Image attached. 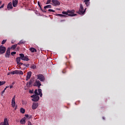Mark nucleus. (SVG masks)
Returning a JSON list of instances; mask_svg holds the SVG:
<instances>
[{"instance_id": "1", "label": "nucleus", "mask_w": 125, "mask_h": 125, "mask_svg": "<svg viewBox=\"0 0 125 125\" xmlns=\"http://www.w3.org/2000/svg\"><path fill=\"white\" fill-rule=\"evenodd\" d=\"M75 12V10H68L67 12L63 11L62 12V14H65V15H68V16H70L71 17H73V16H76V14H74Z\"/></svg>"}, {"instance_id": "2", "label": "nucleus", "mask_w": 125, "mask_h": 125, "mask_svg": "<svg viewBox=\"0 0 125 125\" xmlns=\"http://www.w3.org/2000/svg\"><path fill=\"white\" fill-rule=\"evenodd\" d=\"M86 11V8L84 9H83V4H80V8L79 9V10L78 12V13L80 14V15H83L84 13H85V11Z\"/></svg>"}, {"instance_id": "3", "label": "nucleus", "mask_w": 125, "mask_h": 125, "mask_svg": "<svg viewBox=\"0 0 125 125\" xmlns=\"http://www.w3.org/2000/svg\"><path fill=\"white\" fill-rule=\"evenodd\" d=\"M20 56L21 60H23V61H29L30 60L29 57L28 56H25L23 54H20Z\"/></svg>"}, {"instance_id": "4", "label": "nucleus", "mask_w": 125, "mask_h": 125, "mask_svg": "<svg viewBox=\"0 0 125 125\" xmlns=\"http://www.w3.org/2000/svg\"><path fill=\"white\" fill-rule=\"evenodd\" d=\"M6 51V47L3 46L2 45H0V54H3Z\"/></svg>"}, {"instance_id": "5", "label": "nucleus", "mask_w": 125, "mask_h": 125, "mask_svg": "<svg viewBox=\"0 0 125 125\" xmlns=\"http://www.w3.org/2000/svg\"><path fill=\"white\" fill-rule=\"evenodd\" d=\"M32 99V101L34 102H37L38 100H40V97L39 96H37L36 95H33L31 96Z\"/></svg>"}, {"instance_id": "6", "label": "nucleus", "mask_w": 125, "mask_h": 125, "mask_svg": "<svg viewBox=\"0 0 125 125\" xmlns=\"http://www.w3.org/2000/svg\"><path fill=\"white\" fill-rule=\"evenodd\" d=\"M52 3L51 4L54 6H58L60 4V2L58 0H52Z\"/></svg>"}, {"instance_id": "7", "label": "nucleus", "mask_w": 125, "mask_h": 125, "mask_svg": "<svg viewBox=\"0 0 125 125\" xmlns=\"http://www.w3.org/2000/svg\"><path fill=\"white\" fill-rule=\"evenodd\" d=\"M38 79L40 80L41 82H44V76L42 74L37 75Z\"/></svg>"}, {"instance_id": "8", "label": "nucleus", "mask_w": 125, "mask_h": 125, "mask_svg": "<svg viewBox=\"0 0 125 125\" xmlns=\"http://www.w3.org/2000/svg\"><path fill=\"white\" fill-rule=\"evenodd\" d=\"M41 85H42V83L39 80H36L34 83V86H38V88H41Z\"/></svg>"}, {"instance_id": "9", "label": "nucleus", "mask_w": 125, "mask_h": 125, "mask_svg": "<svg viewBox=\"0 0 125 125\" xmlns=\"http://www.w3.org/2000/svg\"><path fill=\"white\" fill-rule=\"evenodd\" d=\"M9 56H10V47L7 48V50L5 54V57L6 58H9Z\"/></svg>"}, {"instance_id": "10", "label": "nucleus", "mask_w": 125, "mask_h": 125, "mask_svg": "<svg viewBox=\"0 0 125 125\" xmlns=\"http://www.w3.org/2000/svg\"><path fill=\"white\" fill-rule=\"evenodd\" d=\"M38 107H39V104L38 103H34L32 104V108L33 110H36Z\"/></svg>"}, {"instance_id": "11", "label": "nucleus", "mask_w": 125, "mask_h": 125, "mask_svg": "<svg viewBox=\"0 0 125 125\" xmlns=\"http://www.w3.org/2000/svg\"><path fill=\"white\" fill-rule=\"evenodd\" d=\"M32 76V72L29 71L27 72V75L26 76V81H29L31 78V76Z\"/></svg>"}, {"instance_id": "12", "label": "nucleus", "mask_w": 125, "mask_h": 125, "mask_svg": "<svg viewBox=\"0 0 125 125\" xmlns=\"http://www.w3.org/2000/svg\"><path fill=\"white\" fill-rule=\"evenodd\" d=\"M16 97V95H15L12 100V107L13 108H14L15 107V97Z\"/></svg>"}, {"instance_id": "13", "label": "nucleus", "mask_w": 125, "mask_h": 125, "mask_svg": "<svg viewBox=\"0 0 125 125\" xmlns=\"http://www.w3.org/2000/svg\"><path fill=\"white\" fill-rule=\"evenodd\" d=\"M12 3L13 6H14V7H16V6H17V4H18V0H13L12 1Z\"/></svg>"}, {"instance_id": "14", "label": "nucleus", "mask_w": 125, "mask_h": 125, "mask_svg": "<svg viewBox=\"0 0 125 125\" xmlns=\"http://www.w3.org/2000/svg\"><path fill=\"white\" fill-rule=\"evenodd\" d=\"M12 8H13V7H12V3L10 2L7 5V9L9 10V9H12Z\"/></svg>"}, {"instance_id": "15", "label": "nucleus", "mask_w": 125, "mask_h": 125, "mask_svg": "<svg viewBox=\"0 0 125 125\" xmlns=\"http://www.w3.org/2000/svg\"><path fill=\"white\" fill-rule=\"evenodd\" d=\"M90 0H84V2H85V4L86 5V6H89V4L90 3V2L89 1Z\"/></svg>"}, {"instance_id": "16", "label": "nucleus", "mask_w": 125, "mask_h": 125, "mask_svg": "<svg viewBox=\"0 0 125 125\" xmlns=\"http://www.w3.org/2000/svg\"><path fill=\"white\" fill-rule=\"evenodd\" d=\"M29 50L31 52H37V49L35 48L31 47L29 49Z\"/></svg>"}, {"instance_id": "17", "label": "nucleus", "mask_w": 125, "mask_h": 125, "mask_svg": "<svg viewBox=\"0 0 125 125\" xmlns=\"http://www.w3.org/2000/svg\"><path fill=\"white\" fill-rule=\"evenodd\" d=\"M24 73L21 70H17V75H23Z\"/></svg>"}, {"instance_id": "18", "label": "nucleus", "mask_w": 125, "mask_h": 125, "mask_svg": "<svg viewBox=\"0 0 125 125\" xmlns=\"http://www.w3.org/2000/svg\"><path fill=\"white\" fill-rule=\"evenodd\" d=\"M18 44H15V45H13L11 47V48H10V49H15V48H16L17 47V45H18Z\"/></svg>"}, {"instance_id": "19", "label": "nucleus", "mask_w": 125, "mask_h": 125, "mask_svg": "<svg viewBox=\"0 0 125 125\" xmlns=\"http://www.w3.org/2000/svg\"><path fill=\"white\" fill-rule=\"evenodd\" d=\"M20 123L21 125H25L26 123V120L22 119L21 120Z\"/></svg>"}, {"instance_id": "20", "label": "nucleus", "mask_w": 125, "mask_h": 125, "mask_svg": "<svg viewBox=\"0 0 125 125\" xmlns=\"http://www.w3.org/2000/svg\"><path fill=\"white\" fill-rule=\"evenodd\" d=\"M25 43V41H23V40H21L20 41L19 43H17L19 45H20L21 44H24Z\"/></svg>"}, {"instance_id": "21", "label": "nucleus", "mask_w": 125, "mask_h": 125, "mask_svg": "<svg viewBox=\"0 0 125 125\" xmlns=\"http://www.w3.org/2000/svg\"><path fill=\"white\" fill-rule=\"evenodd\" d=\"M47 8H51V5H47L44 7V9H46Z\"/></svg>"}, {"instance_id": "22", "label": "nucleus", "mask_w": 125, "mask_h": 125, "mask_svg": "<svg viewBox=\"0 0 125 125\" xmlns=\"http://www.w3.org/2000/svg\"><path fill=\"white\" fill-rule=\"evenodd\" d=\"M17 62L18 64H19V62H20V61H21V58L20 57H17Z\"/></svg>"}, {"instance_id": "23", "label": "nucleus", "mask_w": 125, "mask_h": 125, "mask_svg": "<svg viewBox=\"0 0 125 125\" xmlns=\"http://www.w3.org/2000/svg\"><path fill=\"white\" fill-rule=\"evenodd\" d=\"M10 74H11V75H17V70L13 71V72H11Z\"/></svg>"}, {"instance_id": "24", "label": "nucleus", "mask_w": 125, "mask_h": 125, "mask_svg": "<svg viewBox=\"0 0 125 125\" xmlns=\"http://www.w3.org/2000/svg\"><path fill=\"white\" fill-rule=\"evenodd\" d=\"M21 113H22V114H25V109L21 107Z\"/></svg>"}, {"instance_id": "25", "label": "nucleus", "mask_w": 125, "mask_h": 125, "mask_svg": "<svg viewBox=\"0 0 125 125\" xmlns=\"http://www.w3.org/2000/svg\"><path fill=\"white\" fill-rule=\"evenodd\" d=\"M5 83V81H0V86Z\"/></svg>"}, {"instance_id": "26", "label": "nucleus", "mask_w": 125, "mask_h": 125, "mask_svg": "<svg viewBox=\"0 0 125 125\" xmlns=\"http://www.w3.org/2000/svg\"><path fill=\"white\" fill-rule=\"evenodd\" d=\"M31 68L32 69H33V70H35V69H36V66L34 64H33L31 66Z\"/></svg>"}, {"instance_id": "27", "label": "nucleus", "mask_w": 125, "mask_h": 125, "mask_svg": "<svg viewBox=\"0 0 125 125\" xmlns=\"http://www.w3.org/2000/svg\"><path fill=\"white\" fill-rule=\"evenodd\" d=\"M34 93H35V95H36V96L39 95V93H38V90L37 89H36L35 90Z\"/></svg>"}, {"instance_id": "28", "label": "nucleus", "mask_w": 125, "mask_h": 125, "mask_svg": "<svg viewBox=\"0 0 125 125\" xmlns=\"http://www.w3.org/2000/svg\"><path fill=\"white\" fill-rule=\"evenodd\" d=\"M6 40H3L1 42V44H4L6 42Z\"/></svg>"}, {"instance_id": "29", "label": "nucleus", "mask_w": 125, "mask_h": 125, "mask_svg": "<svg viewBox=\"0 0 125 125\" xmlns=\"http://www.w3.org/2000/svg\"><path fill=\"white\" fill-rule=\"evenodd\" d=\"M51 2V0H47L46 4H49Z\"/></svg>"}, {"instance_id": "30", "label": "nucleus", "mask_w": 125, "mask_h": 125, "mask_svg": "<svg viewBox=\"0 0 125 125\" xmlns=\"http://www.w3.org/2000/svg\"><path fill=\"white\" fill-rule=\"evenodd\" d=\"M38 4L40 9H42V6H41V4L40 3V1L38 2Z\"/></svg>"}, {"instance_id": "31", "label": "nucleus", "mask_w": 125, "mask_h": 125, "mask_svg": "<svg viewBox=\"0 0 125 125\" xmlns=\"http://www.w3.org/2000/svg\"><path fill=\"white\" fill-rule=\"evenodd\" d=\"M48 11L49 12H55V11H54V10H53L52 9H50L48 10Z\"/></svg>"}, {"instance_id": "32", "label": "nucleus", "mask_w": 125, "mask_h": 125, "mask_svg": "<svg viewBox=\"0 0 125 125\" xmlns=\"http://www.w3.org/2000/svg\"><path fill=\"white\" fill-rule=\"evenodd\" d=\"M56 16H60V17H62V16H63V15L61 14H58L56 15Z\"/></svg>"}, {"instance_id": "33", "label": "nucleus", "mask_w": 125, "mask_h": 125, "mask_svg": "<svg viewBox=\"0 0 125 125\" xmlns=\"http://www.w3.org/2000/svg\"><path fill=\"white\" fill-rule=\"evenodd\" d=\"M11 54L13 56L15 54H16V52H12Z\"/></svg>"}, {"instance_id": "34", "label": "nucleus", "mask_w": 125, "mask_h": 125, "mask_svg": "<svg viewBox=\"0 0 125 125\" xmlns=\"http://www.w3.org/2000/svg\"><path fill=\"white\" fill-rule=\"evenodd\" d=\"M5 92V91L4 90H3L2 92H1V96H3V94Z\"/></svg>"}, {"instance_id": "35", "label": "nucleus", "mask_w": 125, "mask_h": 125, "mask_svg": "<svg viewBox=\"0 0 125 125\" xmlns=\"http://www.w3.org/2000/svg\"><path fill=\"white\" fill-rule=\"evenodd\" d=\"M38 92L39 93H42L41 89L39 88L38 89Z\"/></svg>"}, {"instance_id": "36", "label": "nucleus", "mask_w": 125, "mask_h": 125, "mask_svg": "<svg viewBox=\"0 0 125 125\" xmlns=\"http://www.w3.org/2000/svg\"><path fill=\"white\" fill-rule=\"evenodd\" d=\"M3 7H4V4L1 5V6L0 7V9H1V8H3Z\"/></svg>"}, {"instance_id": "37", "label": "nucleus", "mask_w": 125, "mask_h": 125, "mask_svg": "<svg viewBox=\"0 0 125 125\" xmlns=\"http://www.w3.org/2000/svg\"><path fill=\"white\" fill-rule=\"evenodd\" d=\"M41 10H42V12H44L45 13H46V11H45V10H42V9H41Z\"/></svg>"}, {"instance_id": "38", "label": "nucleus", "mask_w": 125, "mask_h": 125, "mask_svg": "<svg viewBox=\"0 0 125 125\" xmlns=\"http://www.w3.org/2000/svg\"><path fill=\"white\" fill-rule=\"evenodd\" d=\"M29 66H30V64H26L25 65V67H27V68H29Z\"/></svg>"}, {"instance_id": "39", "label": "nucleus", "mask_w": 125, "mask_h": 125, "mask_svg": "<svg viewBox=\"0 0 125 125\" xmlns=\"http://www.w3.org/2000/svg\"><path fill=\"white\" fill-rule=\"evenodd\" d=\"M69 66H71V65H70V62H66V66H69Z\"/></svg>"}, {"instance_id": "40", "label": "nucleus", "mask_w": 125, "mask_h": 125, "mask_svg": "<svg viewBox=\"0 0 125 125\" xmlns=\"http://www.w3.org/2000/svg\"><path fill=\"white\" fill-rule=\"evenodd\" d=\"M62 74H65L66 73V70L65 69L62 70Z\"/></svg>"}, {"instance_id": "41", "label": "nucleus", "mask_w": 125, "mask_h": 125, "mask_svg": "<svg viewBox=\"0 0 125 125\" xmlns=\"http://www.w3.org/2000/svg\"><path fill=\"white\" fill-rule=\"evenodd\" d=\"M19 65L20 66H21V65H23V62H19Z\"/></svg>"}, {"instance_id": "42", "label": "nucleus", "mask_w": 125, "mask_h": 125, "mask_svg": "<svg viewBox=\"0 0 125 125\" xmlns=\"http://www.w3.org/2000/svg\"><path fill=\"white\" fill-rule=\"evenodd\" d=\"M34 92V90H29V93H33Z\"/></svg>"}, {"instance_id": "43", "label": "nucleus", "mask_w": 125, "mask_h": 125, "mask_svg": "<svg viewBox=\"0 0 125 125\" xmlns=\"http://www.w3.org/2000/svg\"><path fill=\"white\" fill-rule=\"evenodd\" d=\"M39 95H40V97H42V93L39 94Z\"/></svg>"}, {"instance_id": "44", "label": "nucleus", "mask_w": 125, "mask_h": 125, "mask_svg": "<svg viewBox=\"0 0 125 125\" xmlns=\"http://www.w3.org/2000/svg\"><path fill=\"white\" fill-rule=\"evenodd\" d=\"M64 21H65V20H61L60 21V22H64Z\"/></svg>"}, {"instance_id": "45", "label": "nucleus", "mask_w": 125, "mask_h": 125, "mask_svg": "<svg viewBox=\"0 0 125 125\" xmlns=\"http://www.w3.org/2000/svg\"><path fill=\"white\" fill-rule=\"evenodd\" d=\"M32 84V82H29V85H31Z\"/></svg>"}, {"instance_id": "46", "label": "nucleus", "mask_w": 125, "mask_h": 125, "mask_svg": "<svg viewBox=\"0 0 125 125\" xmlns=\"http://www.w3.org/2000/svg\"><path fill=\"white\" fill-rule=\"evenodd\" d=\"M25 116L26 117V118H29V115L25 114Z\"/></svg>"}, {"instance_id": "47", "label": "nucleus", "mask_w": 125, "mask_h": 125, "mask_svg": "<svg viewBox=\"0 0 125 125\" xmlns=\"http://www.w3.org/2000/svg\"><path fill=\"white\" fill-rule=\"evenodd\" d=\"M66 15H62V17H66Z\"/></svg>"}, {"instance_id": "48", "label": "nucleus", "mask_w": 125, "mask_h": 125, "mask_svg": "<svg viewBox=\"0 0 125 125\" xmlns=\"http://www.w3.org/2000/svg\"><path fill=\"white\" fill-rule=\"evenodd\" d=\"M12 87H13V85H12L10 86V88H12Z\"/></svg>"}, {"instance_id": "49", "label": "nucleus", "mask_w": 125, "mask_h": 125, "mask_svg": "<svg viewBox=\"0 0 125 125\" xmlns=\"http://www.w3.org/2000/svg\"><path fill=\"white\" fill-rule=\"evenodd\" d=\"M22 65H23V66H26V63H23Z\"/></svg>"}, {"instance_id": "50", "label": "nucleus", "mask_w": 125, "mask_h": 125, "mask_svg": "<svg viewBox=\"0 0 125 125\" xmlns=\"http://www.w3.org/2000/svg\"><path fill=\"white\" fill-rule=\"evenodd\" d=\"M9 75H10V73L9 72V73H8L7 75L9 76Z\"/></svg>"}, {"instance_id": "51", "label": "nucleus", "mask_w": 125, "mask_h": 125, "mask_svg": "<svg viewBox=\"0 0 125 125\" xmlns=\"http://www.w3.org/2000/svg\"><path fill=\"white\" fill-rule=\"evenodd\" d=\"M23 104H27V103L23 102Z\"/></svg>"}, {"instance_id": "52", "label": "nucleus", "mask_w": 125, "mask_h": 125, "mask_svg": "<svg viewBox=\"0 0 125 125\" xmlns=\"http://www.w3.org/2000/svg\"><path fill=\"white\" fill-rule=\"evenodd\" d=\"M4 90L5 91V90H6V88H5Z\"/></svg>"}, {"instance_id": "53", "label": "nucleus", "mask_w": 125, "mask_h": 125, "mask_svg": "<svg viewBox=\"0 0 125 125\" xmlns=\"http://www.w3.org/2000/svg\"><path fill=\"white\" fill-rule=\"evenodd\" d=\"M103 119L105 120V118L104 117H103Z\"/></svg>"}, {"instance_id": "54", "label": "nucleus", "mask_w": 125, "mask_h": 125, "mask_svg": "<svg viewBox=\"0 0 125 125\" xmlns=\"http://www.w3.org/2000/svg\"><path fill=\"white\" fill-rule=\"evenodd\" d=\"M1 4V1H0V5Z\"/></svg>"}, {"instance_id": "55", "label": "nucleus", "mask_w": 125, "mask_h": 125, "mask_svg": "<svg viewBox=\"0 0 125 125\" xmlns=\"http://www.w3.org/2000/svg\"><path fill=\"white\" fill-rule=\"evenodd\" d=\"M12 84H13H13H14V82H13V83H12Z\"/></svg>"}, {"instance_id": "56", "label": "nucleus", "mask_w": 125, "mask_h": 125, "mask_svg": "<svg viewBox=\"0 0 125 125\" xmlns=\"http://www.w3.org/2000/svg\"><path fill=\"white\" fill-rule=\"evenodd\" d=\"M8 87V86H6L5 88H6H6H7Z\"/></svg>"}]
</instances>
